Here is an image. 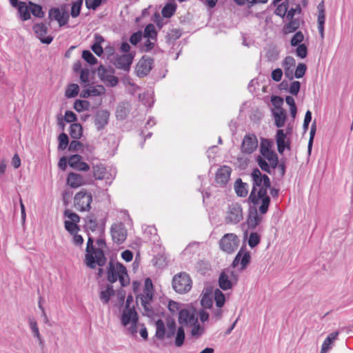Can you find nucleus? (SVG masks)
<instances>
[{
	"label": "nucleus",
	"mask_w": 353,
	"mask_h": 353,
	"mask_svg": "<svg viewBox=\"0 0 353 353\" xmlns=\"http://www.w3.org/2000/svg\"><path fill=\"white\" fill-rule=\"evenodd\" d=\"M288 9L289 6L288 2L283 1L281 3L277 6L274 13V14L283 19L285 17Z\"/></svg>",
	"instance_id": "49"
},
{
	"label": "nucleus",
	"mask_w": 353,
	"mask_h": 353,
	"mask_svg": "<svg viewBox=\"0 0 353 353\" xmlns=\"http://www.w3.org/2000/svg\"><path fill=\"white\" fill-rule=\"evenodd\" d=\"M84 148V145L79 141V139H73L70 141L68 146V151L72 152H76L79 150H82Z\"/></svg>",
	"instance_id": "59"
},
{
	"label": "nucleus",
	"mask_w": 353,
	"mask_h": 353,
	"mask_svg": "<svg viewBox=\"0 0 353 353\" xmlns=\"http://www.w3.org/2000/svg\"><path fill=\"white\" fill-rule=\"evenodd\" d=\"M255 161L261 170L270 174H272V169L274 170L276 168H279L280 165L279 157L270 161L269 163L264 160L263 158H261V156H256Z\"/></svg>",
	"instance_id": "24"
},
{
	"label": "nucleus",
	"mask_w": 353,
	"mask_h": 353,
	"mask_svg": "<svg viewBox=\"0 0 353 353\" xmlns=\"http://www.w3.org/2000/svg\"><path fill=\"white\" fill-rule=\"evenodd\" d=\"M105 41L104 38L99 34H94V42L91 46L92 50L98 56L101 57L103 54V48L101 43Z\"/></svg>",
	"instance_id": "35"
},
{
	"label": "nucleus",
	"mask_w": 353,
	"mask_h": 353,
	"mask_svg": "<svg viewBox=\"0 0 353 353\" xmlns=\"http://www.w3.org/2000/svg\"><path fill=\"white\" fill-rule=\"evenodd\" d=\"M135 54V51L121 55L116 54L114 55V61H111V62L117 69L123 70L125 72H128L130 70L131 65L132 64Z\"/></svg>",
	"instance_id": "10"
},
{
	"label": "nucleus",
	"mask_w": 353,
	"mask_h": 353,
	"mask_svg": "<svg viewBox=\"0 0 353 353\" xmlns=\"http://www.w3.org/2000/svg\"><path fill=\"white\" fill-rule=\"evenodd\" d=\"M79 223L70 222L69 221H64V228L65 230L70 234H76L80 231V226L78 225Z\"/></svg>",
	"instance_id": "47"
},
{
	"label": "nucleus",
	"mask_w": 353,
	"mask_h": 353,
	"mask_svg": "<svg viewBox=\"0 0 353 353\" xmlns=\"http://www.w3.org/2000/svg\"><path fill=\"white\" fill-rule=\"evenodd\" d=\"M83 160V157L81 155L78 154H71L68 157V165L77 170L81 161Z\"/></svg>",
	"instance_id": "50"
},
{
	"label": "nucleus",
	"mask_w": 353,
	"mask_h": 353,
	"mask_svg": "<svg viewBox=\"0 0 353 353\" xmlns=\"http://www.w3.org/2000/svg\"><path fill=\"white\" fill-rule=\"evenodd\" d=\"M261 235L257 232H252L250 234L248 242V245L251 248H254L261 243Z\"/></svg>",
	"instance_id": "51"
},
{
	"label": "nucleus",
	"mask_w": 353,
	"mask_h": 353,
	"mask_svg": "<svg viewBox=\"0 0 353 353\" xmlns=\"http://www.w3.org/2000/svg\"><path fill=\"white\" fill-rule=\"evenodd\" d=\"M63 216L68 218L70 222L79 223L81 220L80 216L70 209L64 210Z\"/></svg>",
	"instance_id": "57"
},
{
	"label": "nucleus",
	"mask_w": 353,
	"mask_h": 353,
	"mask_svg": "<svg viewBox=\"0 0 353 353\" xmlns=\"http://www.w3.org/2000/svg\"><path fill=\"white\" fill-rule=\"evenodd\" d=\"M63 118L66 123H77V121L78 120L77 115L72 110H66Z\"/></svg>",
	"instance_id": "63"
},
{
	"label": "nucleus",
	"mask_w": 353,
	"mask_h": 353,
	"mask_svg": "<svg viewBox=\"0 0 353 353\" xmlns=\"http://www.w3.org/2000/svg\"><path fill=\"white\" fill-rule=\"evenodd\" d=\"M273 141L270 139L262 138L261 140L259 152L260 154L272 150Z\"/></svg>",
	"instance_id": "53"
},
{
	"label": "nucleus",
	"mask_w": 353,
	"mask_h": 353,
	"mask_svg": "<svg viewBox=\"0 0 353 353\" xmlns=\"http://www.w3.org/2000/svg\"><path fill=\"white\" fill-rule=\"evenodd\" d=\"M9 2L13 8L17 10V15L19 19L25 6H27V2L19 0H9Z\"/></svg>",
	"instance_id": "55"
},
{
	"label": "nucleus",
	"mask_w": 353,
	"mask_h": 353,
	"mask_svg": "<svg viewBox=\"0 0 353 353\" xmlns=\"http://www.w3.org/2000/svg\"><path fill=\"white\" fill-rule=\"evenodd\" d=\"M80 91V88L77 83H70L68 85L65 91V97L67 99H72L76 97Z\"/></svg>",
	"instance_id": "42"
},
{
	"label": "nucleus",
	"mask_w": 353,
	"mask_h": 353,
	"mask_svg": "<svg viewBox=\"0 0 353 353\" xmlns=\"http://www.w3.org/2000/svg\"><path fill=\"white\" fill-rule=\"evenodd\" d=\"M184 326L181 325L177 327V330L175 332V339H174V345L176 347H181L185 342V330L183 328Z\"/></svg>",
	"instance_id": "39"
},
{
	"label": "nucleus",
	"mask_w": 353,
	"mask_h": 353,
	"mask_svg": "<svg viewBox=\"0 0 353 353\" xmlns=\"http://www.w3.org/2000/svg\"><path fill=\"white\" fill-rule=\"evenodd\" d=\"M81 57L90 65H94L98 63L97 59L89 50H83L82 51Z\"/></svg>",
	"instance_id": "48"
},
{
	"label": "nucleus",
	"mask_w": 353,
	"mask_h": 353,
	"mask_svg": "<svg viewBox=\"0 0 353 353\" xmlns=\"http://www.w3.org/2000/svg\"><path fill=\"white\" fill-rule=\"evenodd\" d=\"M143 36L145 38L150 39L152 40L157 39V31L152 23H149L145 26Z\"/></svg>",
	"instance_id": "43"
},
{
	"label": "nucleus",
	"mask_w": 353,
	"mask_h": 353,
	"mask_svg": "<svg viewBox=\"0 0 353 353\" xmlns=\"http://www.w3.org/2000/svg\"><path fill=\"white\" fill-rule=\"evenodd\" d=\"M58 150L59 151H63L67 148H68V146L70 145V139L68 135L65 133L64 132H62L59 136H58Z\"/></svg>",
	"instance_id": "41"
},
{
	"label": "nucleus",
	"mask_w": 353,
	"mask_h": 353,
	"mask_svg": "<svg viewBox=\"0 0 353 353\" xmlns=\"http://www.w3.org/2000/svg\"><path fill=\"white\" fill-rule=\"evenodd\" d=\"M192 327V330L190 334L192 337L199 338L205 332V328L203 326L201 325L199 322L190 325Z\"/></svg>",
	"instance_id": "54"
},
{
	"label": "nucleus",
	"mask_w": 353,
	"mask_h": 353,
	"mask_svg": "<svg viewBox=\"0 0 353 353\" xmlns=\"http://www.w3.org/2000/svg\"><path fill=\"white\" fill-rule=\"evenodd\" d=\"M83 3V0H74L71 2V10L70 12L72 18H77L80 15Z\"/></svg>",
	"instance_id": "40"
},
{
	"label": "nucleus",
	"mask_w": 353,
	"mask_h": 353,
	"mask_svg": "<svg viewBox=\"0 0 353 353\" xmlns=\"http://www.w3.org/2000/svg\"><path fill=\"white\" fill-rule=\"evenodd\" d=\"M271 184L264 185L259 188V190H251L250 194L247 199L249 204L257 205L261 201V205L259 207V212L260 214H265L269 210L271 199L268 194V190L270 188Z\"/></svg>",
	"instance_id": "3"
},
{
	"label": "nucleus",
	"mask_w": 353,
	"mask_h": 353,
	"mask_svg": "<svg viewBox=\"0 0 353 353\" xmlns=\"http://www.w3.org/2000/svg\"><path fill=\"white\" fill-rule=\"evenodd\" d=\"M132 322H139V314L134 305L131 308L124 307L121 315V323L123 326L126 327Z\"/></svg>",
	"instance_id": "23"
},
{
	"label": "nucleus",
	"mask_w": 353,
	"mask_h": 353,
	"mask_svg": "<svg viewBox=\"0 0 353 353\" xmlns=\"http://www.w3.org/2000/svg\"><path fill=\"white\" fill-rule=\"evenodd\" d=\"M200 297L202 308L211 309L213 306V287L204 288Z\"/></svg>",
	"instance_id": "26"
},
{
	"label": "nucleus",
	"mask_w": 353,
	"mask_h": 353,
	"mask_svg": "<svg viewBox=\"0 0 353 353\" xmlns=\"http://www.w3.org/2000/svg\"><path fill=\"white\" fill-rule=\"evenodd\" d=\"M143 37V32L141 30H138L135 32H133L130 37L129 41L132 45L136 46L140 41Z\"/></svg>",
	"instance_id": "62"
},
{
	"label": "nucleus",
	"mask_w": 353,
	"mask_h": 353,
	"mask_svg": "<svg viewBox=\"0 0 353 353\" xmlns=\"http://www.w3.org/2000/svg\"><path fill=\"white\" fill-rule=\"evenodd\" d=\"M99 92L94 86H90L86 89H83L80 92V97L83 99L89 98L91 96L97 97L99 96Z\"/></svg>",
	"instance_id": "52"
},
{
	"label": "nucleus",
	"mask_w": 353,
	"mask_h": 353,
	"mask_svg": "<svg viewBox=\"0 0 353 353\" xmlns=\"http://www.w3.org/2000/svg\"><path fill=\"white\" fill-rule=\"evenodd\" d=\"M154 62V58L143 55L136 65L135 72L137 77L142 78L148 76L153 68Z\"/></svg>",
	"instance_id": "14"
},
{
	"label": "nucleus",
	"mask_w": 353,
	"mask_h": 353,
	"mask_svg": "<svg viewBox=\"0 0 353 353\" xmlns=\"http://www.w3.org/2000/svg\"><path fill=\"white\" fill-rule=\"evenodd\" d=\"M110 113L107 110H99L94 116V123L97 131L103 130L109 122Z\"/></svg>",
	"instance_id": "22"
},
{
	"label": "nucleus",
	"mask_w": 353,
	"mask_h": 353,
	"mask_svg": "<svg viewBox=\"0 0 353 353\" xmlns=\"http://www.w3.org/2000/svg\"><path fill=\"white\" fill-rule=\"evenodd\" d=\"M27 6H25L22 14L19 18L21 21H26L32 18V15L37 19H43L46 12L43 10V7L39 3L28 1Z\"/></svg>",
	"instance_id": "7"
},
{
	"label": "nucleus",
	"mask_w": 353,
	"mask_h": 353,
	"mask_svg": "<svg viewBox=\"0 0 353 353\" xmlns=\"http://www.w3.org/2000/svg\"><path fill=\"white\" fill-rule=\"evenodd\" d=\"M283 101V98L281 97V96L272 95L271 97V103L272 105L278 110H281V109H283L282 108Z\"/></svg>",
	"instance_id": "61"
},
{
	"label": "nucleus",
	"mask_w": 353,
	"mask_h": 353,
	"mask_svg": "<svg viewBox=\"0 0 353 353\" xmlns=\"http://www.w3.org/2000/svg\"><path fill=\"white\" fill-rule=\"evenodd\" d=\"M172 285L176 292L185 294L191 290L192 280L186 272H180L173 277Z\"/></svg>",
	"instance_id": "6"
},
{
	"label": "nucleus",
	"mask_w": 353,
	"mask_h": 353,
	"mask_svg": "<svg viewBox=\"0 0 353 353\" xmlns=\"http://www.w3.org/2000/svg\"><path fill=\"white\" fill-rule=\"evenodd\" d=\"M178 322L182 326L189 327L199 323L198 314L190 312L188 309H181L179 312Z\"/></svg>",
	"instance_id": "19"
},
{
	"label": "nucleus",
	"mask_w": 353,
	"mask_h": 353,
	"mask_svg": "<svg viewBox=\"0 0 353 353\" xmlns=\"http://www.w3.org/2000/svg\"><path fill=\"white\" fill-rule=\"evenodd\" d=\"M181 36L180 30L173 28L170 32H168L165 36V41L168 45L173 43L176 40L179 39Z\"/></svg>",
	"instance_id": "46"
},
{
	"label": "nucleus",
	"mask_w": 353,
	"mask_h": 353,
	"mask_svg": "<svg viewBox=\"0 0 353 353\" xmlns=\"http://www.w3.org/2000/svg\"><path fill=\"white\" fill-rule=\"evenodd\" d=\"M106 274L107 281L111 284L119 280L121 288H125L130 283L126 267L119 261L114 263L112 260H110L106 268Z\"/></svg>",
	"instance_id": "2"
},
{
	"label": "nucleus",
	"mask_w": 353,
	"mask_h": 353,
	"mask_svg": "<svg viewBox=\"0 0 353 353\" xmlns=\"http://www.w3.org/2000/svg\"><path fill=\"white\" fill-rule=\"evenodd\" d=\"M116 291L114 289L112 284L108 283L106 285L105 290H103L99 293V299L103 304H108L112 296H114Z\"/></svg>",
	"instance_id": "31"
},
{
	"label": "nucleus",
	"mask_w": 353,
	"mask_h": 353,
	"mask_svg": "<svg viewBox=\"0 0 353 353\" xmlns=\"http://www.w3.org/2000/svg\"><path fill=\"white\" fill-rule=\"evenodd\" d=\"M29 325L32 332L33 336L38 339L41 349L43 350L45 347V341L41 338L39 327L37 326V323L33 318H29Z\"/></svg>",
	"instance_id": "33"
},
{
	"label": "nucleus",
	"mask_w": 353,
	"mask_h": 353,
	"mask_svg": "<svg viewBox=\"0 0 353 353\" xmlns=\"http://www.w3.org/2000/svg\"><path fill=\"white\" fill-rule=\"evenodd\" d=\"M257 205L249 204L248 214L244 224L248 225V230H254L262 221V216L258 214Z\"/></svg>",
	"instance_id": "16"
},
{
	"label": "nucleus",
	"mask_w": 353,
	"mask_h": 353,
	"mask_svg": "<svg viewBox=\"0 0 353 353\" xmlns=\"http://www.w3.org/2000/svg\"><path fill=\"white\" fill-rule=\"evenodd\" d=\"M228 215L225 218L226 223H238L243 219V210L241 205L238 203H233L229 205Z\"/></svg>",
	"instance_id": "20"
},
{
	"label": "nucleus",
	"mask_w": 353,
	"mask_h": 353,
	"mask_svg": "<svg viewBox=\"0 0 353 353\" xmlns=\"http://www.w3.org/2000/svg\"><path fill=\"white\" fill-rule=\"evenodd\" d=\"M275 141L277 146L278 152L283 154L285 150H291V140L286 137V134L282 129H278L275 134Z\"/></svg>",
	"instance_id": "17"
},
{
	"label": "nucleus",
	"mask_w": 353,
	"mask_h": 353,
	"mask_svg": "<svg viewBox=\"0 0 353 353\" xmlns=\"http://www.w3.org/2000/svg\"><path fill=\"white\" fill-rule=\"evenodd\" d=\"M234 190L239 197H245L248 194L249 185L247 183L243 182L241 178H238L234 182Z\"/></svg>",
	"instance_id": "32"
},
{
	"label": "nucleus",
	"mask_w": 353,
	"mask_h": 353,
	"mask_svg": "<svg viewBox=\"0 0 353 353\" xmlns=\"http://www.w3.org/2000/svg\"><path fill=\"white\" fill-rule=\"evenodd\" d=\"M48 19H47L45 22L35 23L32 27L33 32L37 35L41 43L46 45L50 44L54 39L51 35L45 36L48 33V27L50 26L48 25Z\"/></svg>",
	"instance_id": "11"
},
{
	"label": "nucleus",
	"mask_w": 353,
	"mask_h": 353,
	"mask_svg": "<svg viewBox=\"0 0 353 353\" xmlns=\"http://www.w3.org/2000/svg\"><path fill=\"white\" fill-rule=\"evenodd\" d=\"M66 184L72 188H77L83 185L94 184V181L87 174L85 175L71 172L68 173L66 179Z\"/></svg>",
	"instance_id": "9"
},
{
	"label": "nucleus",
	"mask_w": 353,
	"mask_h": 353,
	"mask_svg": "<svg viewBox=\"0 0 353 353\" xmlns=\"http://www.w3.org/2000/svg\"><path fill=\"white\" fill-rule=\"evenodd\" d=\"M165 322L168 327L167 332L165 331V323L162 319H159L155 322V337L159 340L163 339L165 336L168 339L174 336L177 330L175 320L171 316L168 315L165 318Z\"/></svg>",
	"instance_id": "5"
},
{
	"label": "nucleus",
	"mask_w": 353,
	"mask_h": 353,
	"mask_svg": "<svg viewBox=\"0 0 353 353\" xmlns=\"http://www.w3.org/2000/svg\"><path fill=\"white\" fill-rule=\"evenodd\" d=\"M301 83L298 81H294L290 83L288 92L294 96H297L301 90Z\"/></svg>",
	"instance_id": "64"
},
{
	"label": "nucleus",
	"mask_w": 353,
	"mask_h": 353,
	"mask_svg": "<svg viewBox=\"0 0 353 353\" xmlns=\"http://www.w3.org/2000/svg\"><path fill=\"white\" fill-rule=\"evenodd\" d=\"M90 107V103L87 100L76 99L73 104V108L78 112L89 110Z\"/></svg>",
	"instance_id": "44"
},
{
	"label": "nucleus",
	"mask_w": 353,
	"mask_h": 353,
	"mask_svg": "<svg viewBox=\"0 0 353 353\" xmlns=\"http://www.w3.org/2000/svg\"><path fill=\"white\" fill-rule=\"evenodd\" d=\"M80 74L79 79L81 86L86 88L90 84V70L89 68H85L83 70L79 72Z\"/></svg>",
	"instance_id": "45"
},
{
	"label": "nucleus",
	"mask_w": 353,
	"mask_h": 353,
	"mask_svg": "<svg viewBox=\"0 0 353 353\" xmlns=\"http://www.w3.org/2000/svg\"><path fill=\"white\" fill-rule=\"evenodd\" d=\"M218 284L220 290L223 291L230 290L234 285L232 280L230 279L229 275L225 271H222L219 274Z\"/></svg>",
	"instance_id": "29"
},
{
	"label": "nucleus",
	"mask_w": 353,
	"mask_h": 353,
	"mask_svg": "<svg viewBox=\"0 0 353 353\" xmlns=\"http://www.w3.org/2000/svg\"><path fill=\"white\" fill-rule=\"evenodd\" d=\"M110 233L112 241L118 245L123 243L126 239L127 230L124 228L122 223L119 225H112L110 228Z\"/></svg>",
	"instance_id": "21"
},
{
	"label": "nucleus",
	"mask_w": 353,
	"mask_h": 353,
	"mask_svg": "<svg viewBox=\"0 0 353 353\" xmlns=\"http://www.w3.org/2000/svg\"><path fill=\"white\" fill-rule=\"evenodd\" d=\"M232 169L229 166L224 165L218 169L216 176L215 181L220 187H225L231 174Z\"/></svg>",
	"instance_id": "25"
},
{
	"label": "nucleus",
	"mask_w": 353,
	"mask_h": 353,
	"mask_svg": "<svg viewBox=\"0 0 353 353\" xmlns=\"http://www.w3.org/2000/svg\"><path fill=\"white\" fill-rule=\"evenodd\" d=\"M92 202V195L86 189H81L74 197V206L80 212L89 211Z\"/></svg>",
	"instance_id": "8"
},
{
	"label": "nucleus",
	"mask_w": 353,
	"mask_h": 353,
	"mask_svg": "<svg viewBox=\"0 0 353 353\" xmlns=\"http://www.w3.org/2000/svg\"><path fill=\"white\" fill-rule=\"evenodd\" d=\"M304 40V35L301 31H296L292 36L290 40V45L292 47H296L299 45L302 44V41Z\"/></svg>",
	"instance_id": "56"
},
{
	"label": "nucleus",
	"mask_w": 353,
	"mask_h": 353,
	"mask_svg": "<svg viewBox=\"0 0 353 353\" xmlns=\"http://www.w3.org/2000/svg\"><path fill=\"white\" fill-rule=\"evenodd\" d=\"M272 114L274 119V125L278 128L283 127L287 120L286 110L285 109H281V110H279L277 112L274 109H272Z\"/></svg>",
	"instance_id": "30"
},
{
	"label": "nucleus",
	"mask_w": 353,
	"mask_h": 353,
	"mask_svg": "<svg viewBox=\"0 0 353 353\" xmlns=\"http://www.w3.org/2000/svg\"><path fill=\"white\" fill-rule=\"evenodd\" d=\"M339 332L338 331L333 332L330 333L325 339L321 350V353H325L328 351L331 347V344L334 341V340L337 338Z\"/></svg>",
	"instance_id": "38"
},
{
	"label": "nucleus",
	"mask_w": 353,
	"mask_h": 353,
	"mask_svg": "<svg viewBox=\"0 0 353 353\" xmlns=\"http://www.w3.org/2000/svg\"><path fill=\"white\" fill-rule=\"evenodd\" d=\"M239 243V239L238 236L233 233H228L223 235V236L219 241L220 248L229 254L234 252L238 248Z\"/></svg>",
	"instance_id": "12"
},
{
	"label": "nucleus",
	"mask_w": 353,
	"mask_h": 353,
	"mask_svg": "<svg viewBox=\"0 0 353 353\" xmlns=\"http://www.w3.org/2000/svg\"><path fill=\"white\" fill-rule=\"evenodd\" d=\"M258 147V140L254 134H247L243 139L241 151L243 154H251Z\"/></svg>",
	"instance_id": "18"
},
{
	"label": "nucleus",
	"mask_w": 353,
	"mask_h": 353,
	"mask_svg": "<svg viewBox=\"0 0 353 353\" xmlns=\"http://www.w3.org/2000/svg\"><path fill=\"white\" fill-rule=\"evenodd\" d=\"M177 5L174 0L168 1L161 10L162 16L167 19L171 18L174 14Z\"/></svg>",
	"instance_id": "34"
},
{
	"label": "nucleus",
	"mask_w": 353,
	"mask_h": 353,
	"mask_svg": "<svg viewBox=\"0 0 353 353\" xmlns=\"http://www.w3.org/2000/svg\"><path fill=\"white\" fill-rule=\"evenodd\" d=\"M246 245L243 244L236 255L235 256L231 266L233 268L237 267L239 264L241 265L239 270L242 271L247 268L251 262V254L249 251H246Z\"/></svg>",
	"instance_id": "13"
},
{
	"label": "nucleus",
	"mask_w": 353,
	"mask_h": 353,
	"mask_svg": "<svg viewBox=\"0 0 353 353\" xmlns=\"http://www.w3.org/2000/svg\"><path fill=\"white\" fill-rule=\"evenodd\" d=\"M296 47V54L298 57L301 59H305L307 57L308 54V49L305 43H302Z\"/></svg>",
	"instance_id": "60"
},
{
	"label": "nucleus",
	"mask_w": 353,
	"mask_h": 353,
	"mask_svg": "<svg viewBox=\"0 0 353 353\" xmlns=\"http://www.w3.org/2000/svg\"><path fill=\"white\" fill-rule=\"evenodd\" d=\"M106 172V168L104 165L100 163L93 165L92 167V171L90 173H87V176L92 178V180H102L105 178Z\"/></svg>",
	"instance_id": "28"
},
{
	"label": "nucleus",
	"mask_w": 353,
	"mask_h": 353,
	"mask_svg": "<svg viewBox=\"0 0 353 353\" xmlns=\"http://www.w3.org/2000/svg\"><path fill=\"white\" fill-rule=\"evenodd\" d=\"M219 288L213 290V298L217 307L221 308L225 303L226 299L225 294Z\"/></svg>",
	"instance_id": "37"
},
{
	"label": "nucleus",
	"mask_w": 353,
	"mask_h": 353,
	"mask_svg": "<svg viewBox=\"0 0 353 353\" xmlns=\"http://www.w3.org/2000/svg\"><path fill=\"white\" fill-rule=\"evenodd\" d=\"M252 183L251 190H255L258 188L272 184L270 177L266 174H263L258 168H254L250 173Z\"/></svg>",
	"instance_id": "15"
},
{
	"label": "nucleus",
	"mask_w": 353,
	"mask_h": 353,
	"mask_svg": "<svg viewBox=\"0 0 353 353\" xmlns=\"http://www.w3.org/2000/svg\"><path fill=\"white\" fill-rule=\"evenodd\" d=\"M83 128L79 123H71L69 128V134L73 139H80L83 136Z\"/></svg>",
	"instance_id": "36"
},
{
	"label": "nucleus",
	"mask_w": 353,
	"mask_h": 353,
	"mask_svg": "<svg viewBox=\"0 0 353 353\" xmlns=\"http://www.w3.org/2000/svg\"><path fill=\"white\" fill-rule=\"evenodd\" d=\"M131 110V104L127 101L119 102L115 110V116L118 121H123L127 119Z\"/></svg>",
	"instance_id": "27"
},
{
	"label": "nucleus",
	"mask_w": 353,
	"mask_h": 353,
	"mask_svg": "<svg viewBox=\"0 0 353 353\" xmlns=\"http://www.w3.org/2000/svg\"><path fill=\"white\" fill-rule=\"evenodd\" d=\"M84 230L88 234V241L85 248V254L84 263L85 265L90 269H95L97 265L103 267L107 263L105 251L103 248H96L94 245V239L90 235L88 225L83 226Z\"/></svg>",
	"instance_id": "1"
},
{
	"label": "nucleus",
	"mask_w": 353,
	"mask_h": 353,
	"mask_svg": "<svg viewBox=\"0 0 353 353\" xmlns=\"http://www.w3.org/2000/svg\"><path fill=\"white\" fill-rule=\"evenodd\" d=\"M68 4H61L60 7H52L48 10V25L51 26V23L56 21L60 28L66 26L68 23L70 12L67 10Z\"/></svg>",
	"instance_id": "4"
},
{
	"label": "nucleus",
	"mask_w": 353,
	"mask_h": 353,
	"mask_svg": "<svg viewBox=\"0 0 353 353\" xmlns=\"http://www.w3.org/2000/svg\"><path fill=\"white\" fill-rule=\"evenodd\" d=\"M307 67V65L304 63H299L296 65L295 72H294V77L296 79H301L304 77L306 73Z\"/></svg>",
	"instance_id": "58"
}]
</instances>
